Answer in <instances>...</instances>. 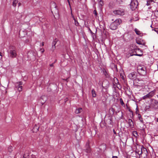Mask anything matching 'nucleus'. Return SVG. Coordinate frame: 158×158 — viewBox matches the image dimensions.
Segmentation results:
<instances>
[{"mask_svg":"<svg viewBox=\"0 0 158 158\" xmlns=\"http://www.w3.org/2000/svg\"><path fill=\"white\" fill-rule=\"evenodd\" d=\"M56 14H57L58 15V14H59V12H58V10H56Z\"/></svg>","mask_w":158,"mask_h":158,"instance_id":"55","label":"nucleus"},{"mask_svg":"<svg viewBox=\"0 0 158 158\" xmlns=\"http://www.w3.org/2000/svg\"><path fill=\"white\" fill-rule=\"evenodd\" d=\"M21 3L20 2H19V3H18V5H19V6H20L21 5Z\"/></svg>","mask_w":158,"mask_h":158,"instance_id":"56","label":"nucleus"},{"mask_svg":"<svg viewBox=\"0 0 158 158\" xmlns=\"http://www.w3.org/2000/svg\"><path fill=\"white\" fill-rule=\"evenodd\" d=\"M58 41V40L57 38H55L53 40L52 43V52H54L56 49V45L57 42Z\"/></svg>","mask_w":158,"mask_h":158,"instance_id":"14","label":"nucleus"},{"mask_svg":"<svg viewBox=\"0 0 158 158\" xmlns=\"http://www.w3.org/2000/svg\"><path fill=\"white\" fill-rule=\"evenodd\" d=\"M145 108L146 110L148 109L149 108H151L150 107V104H149V105L148 106H147L145 107Z\"/></svg>","mask_w":158,"mask_h":158,"instance_id":"40","label":"nucleus"},{"mask_svg":"<svg viewBox=\"0 0 158 158\" xmlns=\"http://www.w3.org/2000/svg\"><path fill=\"white\" fill-rule=\"evenodd\" d=\"M119 101L120 102L122 106H125V104L124 103L123 100L122 98H120L119 99Z\"/></svg>","mask_w":158,"mask_h":158,"instance_id":"32","label":"nucleus"},{"mask_svg":"<svg viewBox=\"0 0 158 158\" xmlns=\"http://www.w3.org/2000/svg\"><path fill=\"white\" fill-rule=\"evenodd\" d=\"M136 72H132L129 74L128 77L131 79H135L136 78Z\"/></svg>","mask_w":158,"mask_h":158,"instance_id":"13","label":"nucleus"},{"mask_svg":"<svg viewBox=\"0 0 158 158\" xmlns=\"http://www.w3.org/2000/svg\"><path fill=\"white\" fill-rule=\"evenodd\" d=\"M85 7V8H86V6L85 5L83 6V7Z\"/></svg>","mask_w":158,"mask_h":158,"instance_id":"58","label":"nucleus"},{"mask_svg":"<svg viewBox=\"0 0 158 158\" xmlns=\"http://www.w3.org/2000/svg\"><path fill=\"white\" fill-rule=\"evenodd\" d=\"M133 134L134 136L137 138L138 136V133L136 131H133Z\"/></svg>","mask_w":158,"mask_h":158,"instance_id":"26","label":"nucleus"},{"mask_svg":"<svg viewBox=\"0 0 158 158\" xmlns=\"http://www.w3.org/2000/svg\"><path fill=\"white\" fill-rule=\"evenodd\" d=\"M132 20V19H131V20L130 21V22H131Z\"/></svg>","mask_w":158,"mask_h":158,"instance_id":"61","label":"nucleus"},{"mask_svg":"<svg viewBox=\"0 0 158 158\" xmlns=\"http://www.w3.org/2000/svg\"><path fill=\"white\" fill-rule=\"evenodd\" d=\"M102 71L103 74L106 78H109L110 77V75L109 73L106 71L105 69H103Z\"/></svg>","mask_w":158,"mask_h":158,"instance_id":"18","label":"nucleus"},{"mask_svg":"<svg viewBox=\"0 0 158 158\" xmlns=\"http://www.w3.org/2000/svg\"><path fill=\"white\" fill-rule=\"evenodd\" d=\"M112 158H118V157L116 156H113Z\"/></svg>","mask_w":158,"mask_h":158,"instance_id":"51","label":"nucleus"},{"mask_svg":"<svg viewBox=\"0 0 158 158\" xmlns=\"http://www.w3.org/2000/svg\"><path fill=\"white\" fill-rule=\"evenodd\" d=\"M152 12L156 17L158 18V10H152Z\"/></svg>","mask_w":158,"mask_h":158,"instance_id":"23","label":"nucleus"},{"mask_svg":"<svg viewBox=\"0 0 158 158\" xmlns=\"http://www.w3.org/2000/svg\"><path fill=\"white\" fill-rule=\"evenodd\" d=\"M135 32L136 34L140 35L141 34V33L140 31L138 30L137 28H135Z\"/></svg>","mask_w":158,"mask_h":158,"instance_id":"25","label":"nucleus"},{"mask_svg":"<svg viewBox=\"0 0 158 158\" xmlns=\"http://www.w3.org/2000/svg\"><path fill=\"white\" fill-rule=\"evenodd\" d=\"M99 6L100 9H102V7L103 5V2L101 0H100L99 2Z\"/></svg>","mask_w":158,"mask_h":158,"instance_id":"22","label":"nucleus"},{"mask_svg":"<svg viewBox=\"0 0 158 158\" xmlns=\"http://www.w3.org/2000/svg\"><path fill=\"white\" fill-rule=\"evenodd\" d=\"M113 12L115 15L120 16H123L125 14L123 10H113Z\"/></svg>","mask_w":158,"mask_h":158,"instance_id":"11","label":"nucleus"},{"mask_svg":"<svg viewBox=\"0 0 158 158\" xmlns=\"http://www.w3.org/2000/svg\"><path fill=\"white\" fill-rule=\"evenodd\" d=\"M139 20V19H136L134 21H137V20Z\"/></svg>","mask_w":158,"mask_h":158,"instance_id":"63","label":"nucleus"},{"mask_svg":"<svg viewBox=\"0 0 158 158\" xmlns=\"http://www.w3.org/2000/svg\"><path fill=\"white\" fill-rule=\"evenodd\" d=\"M146 68L145 67H142L139 66L137 68L138 73L140 75L144 76L146 74Z\"/></svg>","mask_w":158,"mask_h":158,"instance_id":"6","label":"nucleus"},{"mask_svg":"<svg viewBox=\"0 0 158 158\" xmlns=\"http://www.w3.org/2000/svg\"><path fill=\"white\" fill-rule=\"evenodd\" d=\"M157 121L158 122V118L156 119Z\"/></svg>","mask_w":158,"mask_h":158,"instance_id":"64","label":"nucleus"},{"mask_svg":"<svg viewBox=\"0 0 158 158\" xmlns=\"http://www.w3.org/2000/svg\"><path fill=\"white\" fill-rule=\"evenodd\" d=\"M71 15H72V17L73 18V19L74 20H75V18L73 15V13H72V10H71Z\"/></svg>","mask_w":158,"mask_h":158,"instance_id":"41","label":"nucleus"},{"mask_svg":"<svg viewBox=\"0 0 158 158\" xmlns=\"http://www.w3.org/2000/svg\"><path fill=\"white\" fill-rule=\"evenodd\" d=\"M104 82H105V83H106V84H107V86H106V87H107V86H108L109 85V82L108 81H104L103 83H102V87H103V88H104L105 87L103 86V83Z\"/></svg>","mask_w":158,"mask_h":158,"instance_id":"34","label":"nucleus"},{"mask_svg":"<svg viewBox=\"0 0 158 158\" xmlns=\"http://www.w3.org/2000/svg\"><path fill=\"white\" fill-rule=\"evenodd\" d=\"M82 111V108H79L76 109L75 112L76 114H78L81 113Z\"/></svg>","mask_w":158,"mask_h":158,"instance_id":"20","label":"nucleus"},{"mask_svg":"<svg viewBox=\"0 0 158 158\" xmlns=\"http://www.w3.org/2000/svg\"><path fill=\"white\" fill-rule=\"evenodd\" d=\"M2 53H1V52H0V55L1 56H2Z\"/></svg>","mask_w":158,"mask_h":158,"instance_id":"60","label":"nucleus"},{"mask_svg":"<svg viewBox=\"0 0 158 158\" xmlns=\"http://www.w3.org/2000/svg\"><path fill=\"white\" fill-rule=\"evenodd\" d=\"M29 152L28 151L26 150L24 154L23 155V157L24 158H27V157L29 156Z\"/></svg>","mask_w":158,"mask_h":158,"instance_id":"21","label":"nucleus"},{"mask_svg":"<svg viewBox=\"0 0 158 158\" xmlns=\"http://www.w3.org/2000/svg\"><path fill=\"white\" fill-rule=\"evenodd\" d=\"M51 12L52 13L53 15L54 16H55L56 15H54L53 12V11H52V10H51Z\"/></svg>","mask_w":158,"mask_h":158,"instance_id":"57","label":"nucleus"},{"mask_svg":"<svg viewBox=\"0 0 158 158\" xmlns=\"http://www.w3.org/2000/svg\"><path fill=\"white\" fill-rule=\"evenodd\" d=\"M44 52V49H42V51H41V52L42 53H43Z\"/></svg>","mask_w":158,"mask_h":158,"instance_id":"54","label":"nucleus"},{"mask_svg":"<svg viewBox=\"0 0 158 158\" xmlns=\"http://www.w3.org/2000/svg\"><path fill=\"white\" fill-rule=\"evenodd\" d=\"M150 107L154 109H158V102L154 99H151L150 100Z\"/></svg>","mask_w":158,"mask_h":158,"instance_id":"2","label":"nucleus"},{"mask_svg":"<svg viewBox=\"0 0 158 158\" xmlns=\"http://www.w3.org/2000/svg\"><path fill=\"white\" fill-rule=\"evenodd\" d=\"M114 108H110L109 110V111H111L112 112V113L111 114L113 115L114 114Z\"/></svg>","mask_w":158,"mask_h":158,"instance_id":"33","label":"nucleus"},{"mask_svg":"<svg viewBox=\"0 0 158 158\" xmlns=\"http://www.w3.org/2000/svg\"><path fill=\"white\" fill-rule=\"evenodd\" d=\"M154 0H147V5L148 6L150 4L151 2H155L154 1Z\"/></svg>","mask_w":158,"mask_h":158,"instance_id":"29","label":"nucleus"},{"mask_svg":"<svg viewBox=\"0 0 158 158\" xmlns=\"http://www.w3.org/2000/svg\"><path fill=\"white\" fill-rule=\"evenodd\" d=\"M138 118H139V120L141 122H142L143 123V118H142L141 115L139 114H138Z\"/></svg>","mask_w":158,"mask_h":158,"instance_id":"28","label":"nucleus"},{"mask_svg":"<svg viewBox=\"0 0 158 158\" xmlns=\"http://www.w3.org/2000/svg\"><path fill=\"white\" fill-rule=\"evenodd\" d=\"M23 32V31H22L21 30H20L19 32V36H21V37H24L25 36V35L27 34V33L26 32H25V34L23 35H22V33Z\"/></svg>","mask_w":158,"mask_h":158,"instance_id":"31","label":"nucleus"},{"mask_svg":"<svg viewBox=\"0 0 158 158\" xmlns=\"http://www.w3.org/2000/svg\"><path fill=\"white\" fill-rule=\"evenodd\" d=\"M74 20L75 21V25L77 26H79V23H78V21H77L75 19V20Z\"/></svg>","mask_w":158,"mask_h":158,"instance_id":"37","label":"nucleus"},{"mask_svg":"<svg viewBox=\"0 0 158 158\" xmlns=\"http://www.w3.org/2000/svg\"><path fill=\"white\" fill-rule=\"evenodd\" d=\"M141 146H138V148H136L135 150V153H137L139 156L141 153Z\"/></svg>","mask_w":158,"mask_h":158,"instance_id":"19","label":"nucleus"},{"mask_svg":"<svg viewBox=\"0 0 158 158\" xmlns=\"http://www.w3.org/2000/svg\"><path fill=\"white\" fill-rule=\"evenodd\" d=\"M53 64H54V63H53L51 64H50V66L51 67H53Z\"/></svg>","mask_w":158,"mask_h":158,"instance_id":"50","label":"nucleus"},{"mask_svg":"<svg viewBox=\"0 0 158 158\" xmlns=\"http://www.w3.org/2000/svg\"><path fill=\"white\" fill-rule=\"evenodd\" d=\"M115 67H116V70L117 71H118V69L117 68V65H115Z\"/></svg>","mask_w":158,"mask_h":158,"instance_id":"52","label":"nucleus"},{"mask_svg":"<svg viewBox=\"0 0 158 158\" xmlns=\"http://www.w3.org/2000/svg\"><path fill=\"white\" fill-rule=\"evenodd\" d=\"M127 122L128 123L129 126L131 128H134V125L133 123L132 119H129L128 120V121H127Z\"/></svg>","mask_w":158,"mask_h":158,"instance_id":"17","label":"nucleus"},{"mask_svg":"<svg viewBox=\"0 0 158 158\" xmlns=\"http://www.w3.org/2000/svg\"><path fill=\"white\" fill-rule=\"evenodd\" d=\"M111 21H113V22H114V19H112Z\"/></svg>","mask_w":158,"mask_h":158,"instance_id":"62","label":"nucleus"},{"mask_svg":"<svg viewBox=\"0 0 158 158\" xmlns=\"http://www.w3.org/2000/svg\"><path fill=\"white\" fill-rule=\"evenodd\" d=\"M9 49V55L10 56L11 58L16 57L17 54L16 53L15 47L13 46H10V47Z\"/></svg>","mask_w":158,"mask_h":158,"instance_id":"3","label":"nucleus"},{"mask_svg":"<svg viewBox=\"0 0 158 158\" xmlns=\"http://www.w3.org/2000/svg\"><path fill=\"white\" fill-rule=\"evenodd\" d=\"M138 2L137 0H132L130 4V9L131 10H135L137 8Z\"/></svg>","mask_w":158,"mask_h":158,"instance_id":"5","label":"nucleus"},{"mask_svg":"<svg viewBox=\"0 0 158 158\" xmlns=\"http://www.w3.org/2000/svg\"><path fill=\"white\" fill-rule=\"evenodd\" d=\"M114 81L115 82V83L116 84H119V82L117 79L116 78H114Z\"/></svg>","mask_w":158,"mask_h":158,"instance_id":"35","label":"nucleus"},{"mask_svg":"<svg viewBox=\"0 0 158 158\" xmlns=\"http://www.w3.org/2000/svg\"><path fill=\"white\" fill-rule=\"evenodd\" d=\"M69 100V99L68 98H66L65 99H64V102H66Z\"/></svg>","mask_w":158,"mask_h":158,"instance_id":"43","label":"nucleus"},{"mask_svg":"<svg viewBox=\"0 0 158 158\" xmlns=\"http://www.w3.org/2000/svg\"><path fill=\"white\" fill-rule=\"evenodd\" d=\"M44 45V42H42V46H43Z\"/></svg>","mask_w":158,"mask_h":158,"instance_id":"53","label":"nucleus"},{"mask_svg":"<svg viewBox=\"0 0 158 158\" xmlns=\"http://www.w3.org/2000/svg\"><path fill=\"white\" fill-rule=\"evenodd\" d=\"M89 30L90 32V33L92 34V35H93L94 34V33L92 31L90 30V29L89 28Z\"/></svg>","mask_w":158,"mask_h":158,"instance_id":"45","label":"nucleus"},{"mask_svg":"<svg viewBox=\"0 0 158 158\" xmlns=\"http://www.w3.org/2000/svg\"><path fill=\"white\" fill-rule=\"evenodd\" d=\"M64 80H65V81H66L67 82H68V81H67V80H68V78H67V79H64Z\"/></svg>","mask_w":158,"mask_h":158,"instance_id":"59","label":"nucleus"},{"mask_svg":"<svg viewBox=\"0 0 158 158\" xmlns=\"http://www.w3.org/2000/svg\"><path fill=\"white\" fill-rule=\"evenodd\" d=\"M154 30L156 32H158V28H156Z\"/></svg>","mask_w":158,"mask_h":158,"instance_id":"46","label":"nucleus"},{"mask_svg":"<svg viewBox=\"0 0 158 158\" xmlns=\"http://www.w3.org/2000/svg\"><path fill=\"white\" fill-rule=\"evenodd\" d=\"M113 133H114V134H116V132L115 131L114 129H113Z\"/></svg>","mask_w":158,"mask_h":158,"instance_id":"48","label":"nucleus"},{"mask_svg":"<svg viewBox=\"0 0 158 158\" xmlns=\"http://www.w3.org/2000/svg\"><path fill=\"white\" fill-rule=\"evenodd\" d=\"M136 110L135 111V113L136 114H138V109L137 107H136Z\"/></svg>","mask_w":158,"mask_h":158,"instance_id":"44","label":"nucleus"},{"mask_svg":"<svg viewBox=\"0 0 158 158\" xmlns=\"http://www.w3.org/2000/svg\"><path fill=\"white\" fill-rule=\"evenodd\" d=\"M23 82L22 81H19L15 83V88L17 89L18 91L20 92L22 91V86H21L22 85Z\"/></svg>","mask_w":158,"mask_h":158,"instance_id":"9","label":"nucleus"},{"mask_svg":"<svg viewBox=\"0 0 158 158\" xmlns=\"http://www.w3.org/2000/svg\"><path fill=\"white\" fill-rule=\"evenodd\" d=\"M140 51L141 52H143V51L140 50L139 48H138V49H136V48H135V50L134 51H133V53H134V54L132 55H135V56H143V53H142L141 54H137V51Z\"/></svg>","mask_w":158,"mask_h":158,"instance_id":"12","label":"nucleus"},{"mask_svg":"<svg viewBox=\"0 0 158 158\" xmlns=\"http://www.w3.org/2000/svg\"><path fill=\"white\" fill-rule=\"evenodd\" d=\"M8 151L10 152V153H11L13 151V147L12 146H9L8 148Z\"/></svg>","mask_w":158,"mask_h":158,"instance_id":"27","label":"nucleus"},{"mask_svg":"<svg viewBox=\"0 0 158 158\" xmlns=\"http://www.w3.org/2000/svg\"><path fill=\"white\" fill-rule=\"evenodd\" d=\"M115 87H117L119 89H121L122 88L120 86V87H118L117 86H115Z\"/></svg>","mask_w":158,"mask_h":158,"instance_id":"47","label":"nucleus"},{"mask_svg":"<svg viewBox=\"0 0 158 158\" xmlns=\"http://www.w3.org/2000/svg\"><path fill=\"white\" fill-rule=\"evenodd\" d=\"M92 93L93 97H95L96 96V92L94 89H93L92 91Z\"/></svg>","mask_w":158,"mask_h":158,"instance_id":"24","label":"nucleus"},{"mask_svg":"<svg viewBox=\"0 0 158 158\" xmlns=\"http://www.w3.org/2000/svg\"><path fill=\"white\" fill-rule=\"evenodd\" d=\"M18 0H14L13 2L12 5L13 6L15 7L16 6V4L18 3Z\"/></svg>","mask_w":158,"mask_h":158,"instance_id":"30","label":"nucleus"},{"mask_svg":"<svg viewBox=\"0 0 158 158\" xmlns=\"http://www.w3.org/2000/svg\"><path fill=\"white\" fill-rule=\"evenodd\" d=\"M48 100V98L47 96L43 95L41 96L39 100V102L41 104L42 106Z\"/></svg>","mask_w":158,"mask_h":158,"instance_id":"7","label":"nucleus"},{"mask_svg":"<svg viewBox=\"0 0 158 158\" xmlns=\"http://www.w3.org/2000/svg\"><path fill=\"white\" fill-rule=\"evenodd\" d=\"M136 43L140 45H142L145 46L146 48H147V46L145 45L146 43L143 40H136Z\"/></svg>","mask_w":158,"mask_h":158,"instance_id":"15","label":"nucleus"},{"mask_svg":"<svg viewBox=\"0 0 158 158\" xmlns=\"http://www.w3.org/2000/svg\"><path fill=\"white\" fill-rule=\"evenodd\" d=\"M155 91L153 90L150 92L147 95L143 97V99L145 100L147 99H149L153 96L155 94Z\"/></svg>","mask_w":158,"mask_h":158,"instance_id":"8","label":"nucleus"},{"mask_svg":"<svg viewBox=\"0 0 158 158\" xmlns=\"http://www.w3.org/2000/svg\"><path fill=\"white\" fill-rule=\"evenodd\" d=\"M127 106V109L130 112L132 113V114L133 115V112L132 110H131L129 107L128 106L127 104H126Z\"/></svg>","mask_w":158,"mask_h":158,"instance_id":"36","label":"nucleus"},{"mask_svg":"<svg viewBox=\"0 0 158 158\" xmlns=\"http://www.w3.org/2000/svg\"><path fill=\"white\" fill-rule=\"evenodd\" d=\"M39 126L38 125H35L32 130L33 132H37L39 130Z\"/></svg>","mask_w":158,"mask_h":158,"instance_id":"16","label":"nucleus"},{"mask_svg":"<svg viewBox=\"0 0 158 158\" xmlns=\"http://www.w3.org/2000/svg\"><path fill=\"white\" fill-rule=\"evenodd\" d=\"M117 1L119 2H122L123 1V0H116Z\"/></svg>","mask_w":158,"mask_h":158,"instance_id":"49","label":"nucleus"},{"mask_svg":"<svg viewBox=\"0 0 158 158\" xmlns=\"http://www.w3.org/2000/svg\"><path fill=\"white\" fill-rule=\"evenodd\" d=\"M94 14L95 15L96 17L97 16L98 13L97 12V10H94Z\"/></svg>","mask_w":158,"mask_h":158,"instance_id":"39","label":"nucleus"},{"mask_svg":"<svg viewBox=\"0 0 158 158\" xmlns=\"http://www.w3.org/2000/svg\"><path fill=\"white\" fill-rule=\"evenodd\" d=\"M122 23V20L119 19H117L112 22L110 24V27L112 30H115L117 29L118 27Z\"/></svg>","mask_w":158,"mask_h":158,"instance_id":"1","label":"nucleus"},{"mask_svg":"<svg viewBox=\"0 0 158 158\" xmlns=\"http://www.w3.org/2000/svg\"><path fill=\"white\" fill-rule=\"evenodd\" d=\"M29 54H31V55H33V54L32 53H31V52H28L27 53V56H28V57L29 58Z\"/></svg>","mask_w":158,"mask_h":158,"instance_id":"42","label":"nucleus"},{"mask_svg":"<svg viewBox=\"0 0 158 158\" xmlns=\"http://www.w3.org/2000/svg\"><path fill=\"white\" fill-rule=\"evenodd\" d=\"M90 142L88 140L86 142L85 146V149H84L85 151L87 153H90L91 151V149L89 145Z\"/></svg>","mask_w":158,"mask_h":158,"instance_id":"10","label":"nucleus"},{"mask_svg":"<svg viewBox=\"0 0 158 158\" xmlns=\"http://www.w3.org/2000/svg\"><path fill=\"white\" fill-rule=\"evenodd\" d=\"M141 153L139 156L140 158H147L148 152L146 148L143 146H141Z\"/></svg>","mask_w":158,"mask_h":158,"instance_id":"4","label":"nucleus"},{"mask_svg":"<svg viewBox=\"0 0 158 158\" xmlns=\"http://www.w3.org/2000/svg\"><path fill=\"white\" fill-rule=\"evenodd\" d=\"M110 124L111 125H112V117L110 118Z\"/></svg>","mask_w":158,"mask_h":158,"instance_id":"38","label":"nucleus"}]
</instances>
